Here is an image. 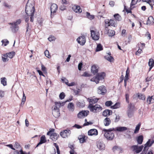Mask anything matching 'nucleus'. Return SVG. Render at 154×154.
Masks as SVG:
<instances>
[{
    "label": "nucleus",
    "instance_id": "obj_19",
    "mask_svg": "<svg viewBox=\"0 0 154 154\" xmlns=\"http://www.w3.org/2000/svg\"><path fill=\"white\" fill-rule=\"evenodd\" d=\"M88 137L85 135L83 134L81 135H80L78 137V139L79 140L80 143H83L86 142V140H87Z\"/></svg>",
    "mask_w": 154,
    "mask_h": 154
},
{
    "label": "nucleus",
    "instance_id": "obj_26",
    "mask_svg": "<svg viewBox=\"0 0 154 154\" xmlns=\"http://www.w3.org/2000/svg\"><path fill=\"white\" fill-rule=\"evenodd\" d=\"M103 122L105 126H108L110 125L111 122L110 118L106 117L104 119Z\"/></svg>",
    "mask_w": 154,
    "mask_h": 154
},
{
    "label": "nucleus",
    "instance_id": "obj_54",
    "mask_svg": "<svg viewBox=\"0 0 154 154\" xmlns=\"http://www.w3.org/2000/svg\"><path fill=\"white\" fill-rule=\"evenodd\" d=\"M138 0H132L131 2V3L130 6L131 7L132 6L135 5Z\"/></svg>",
    "mask_w": 154,
    "mask_h": 154
},
{
    "label": "nucleus",
    "instance_id": "obj_11",
    "mask_svg": "<svg viewBox=\"0 0 154 154\" xmlns=\"http://www.w3.org/2000/svg\"><path fill=\"white\" fill-rule=\"evenodd\" d=\"M76 41L81 45H83L86 42L85 36L84 35L80 36L77 39Z\"/></svg>",
    "mask_w": 154,
    "mask_h": 154
},
{
    "label": "nucleus",
    "instance_id": "obj_52",
    "mask_svg": "<svg viewBox=\"0 0 154 154\" xmlns=\"http://www.w3.org/2000/svg\"><path fill=\"white\" fill-rule=\"evenodd\" d=\"M124 10L126 11V12H127V13H132L131 9H128L126 7V6L125 5H124Z\"/></svg>",
    "mask_w": 154,
    "mask_h": 154
},
{
    "label": "nucleus",
    "instance_id": "obj_28",
    "mask_svg": "<svg viewBox=\"0 0 154 154\" xmlns=\"http://www.w3.org/2000/svg\"><path fill=\"white\" fill-rule=\"evenodd\" d=\"M97 75H98V77L99 79L100 80H102L104 79V77L105 76V74L104 72H102L100 73H98L97 74Z\"/></svg>",
    "mask_w": 154,
    "mask_h": 154
},
{
    "label": "nucleus",
    "instance_id": "obj_1",
    "mask_svg": "<svg viewBox=\"0 0 154 154\" xmlns=\"http://www.w3.org/2000/svg\"><path fill=\"white\" fill-rule=\"evenodd\" d=\"M26 13L28 16L31 14H34L35 8L34 4L32 0H29L26 5Z\"/></svg>",
    "mask_w": 154,
    "mask_h": 154
},
{
    "label": "nucleus",
    "instance_id": "obj_36",
    "mask_svg": "<svg viewBox=\"0 0 154 154\" xmlns=\"http://www.w3.org/2000/svg\"><path fill=\"white\" fill-rule=\"evenodd\" d=\"M115 19L117 21H120L121 20V17L118 14H115L114 15Z\"/></svg>",
    "mask_w": 154,
    "mask_h": 154
},
{
    "label": "nucleus",
    "instance_id": "obj_15",
    "mask_svg": "<svg viewBox=\"0 0 154 154\" xmlns=\"http://www.w3.org/2000/svg\"><path fill=\"white\" fill-rule=\"evenodd\" d=\"M57 8L58 6L57 4L55 3L51 4L50 8L51 14L55 13L57 10Z\"/></svg>",
    "mask_w": 154,
    "mask_h": 154
},
{
    "label": "nucleus",
    "instance_id": "obj_32",
    "mask_svg": "<svg viewBox=\"0 0 154 154\" xmlns=\"http://www.w3.org/2000/svg\"><path fill=\"white\" fill-rule=\"evenodd\" d=\"M21 22V20L20 19L18 20L16 22L14 23H10V24L11 25H13L14 26V28H16L17 27V24H19Z\"/></svg>",
    "mask_w": 154,
    "mask_h": 154
},
{
    "label": "nucleus",
    "instance_id": "obj_51",
    "mask_svg": "<svg viewBox=\"0 0 154 154\" xmlns=\"http://www.w3.org/2000/svg\"><path fill=\"white\" fill-rule=\"evenodd\" d=\"M65 96V94L63 92L61 93L59 95V97L61 100L63 99L64 98Z\"/></svg>",
    "mask_w": 154,
    "mask_h": 154
},
{
    "label": "nucleus",
    "instance_id": "obj_60",
    "mask_svg": "<svg viewBox=\"0 0 154 154\" xmlns=\"http://www.w3.org/2000/svg\"><path fill=\"white\" fill-rule=\"evenodd\" d=\"M2 57V60L4 62H5L6 61H7L8 60V57Z\"/></svg>",
    "mask_w": 154,
    "mask_h": 154
},
{
    "label": "nucleus",
    "instance_id": "obj_16",
    "mask_svg": "<svg viewBox=\"0 0 154 154\" xmlns=\"http://www.w3.org/2000/svg\"><path fill=\"white\" fill-rule=\"evenodd\" d=\"M76 106L79 108H82L84 107L85 105V102L84 100L80 101H78L76 103Z\"/></svg>",
    "mask_w": 154,
    "mask_h": 154
},
{
    "label": "nucleus",
    "instance_id": "obj_44",
    "mask_svg": "<svg viewBox=\"0 0 154 154\" xmlns=\"http://www.w3.org/2000/svg\"><path fill=\"white\" fill-rule=\"evenodd\" d=\"M103 47L100 44H99L97 45L96 49L97 51H100L103 50Z\"/></svg>",
    "mask_w": 154,
    "mask_h": 154
},
{
    "label": "nucleus",
    "instance_id": "obj_40",
    "mask_svg": "<svg viewBox=\"0 0 154 154\" xmlns=\"http://www.w3.org/2000/svg\"><path fill=\"white\" fill-rule=\"evenodd\" d=\"M138 97L140 99H141L143 100H145L146 99V97L145 95L143 94H140L139 93L137 94Z\"/></svg>",
    "mask_w": 154,
    "mask_h": 154
},
{
    "label": "nucleus",
    "instance_id": "obj_21",
    "mask_svg": "<svg viewBox=\"0 0 154 154\" xmlns=\"http://www.w3.org/2000/svg\"><path fill=\"white\" fill-rule=\"evenodd\" d=\"M112 111L109 109H105L103 112V115L104 116H108L112 114Z\"/></svg>",
    "mask_w": 154,
    "mask_h": 154
},
{
    "label": "nucleus",
    "instance_id": "obj_59",
    "mask_svg": "<svg viewBox=\"0 0 154 154\" xmlns=\"http://www.w3.org/2000/svg\"><path fill=\"white\" fill-rule=\"evenodd\" d=\"M6 146L12 149L15 150V149L13 147V145L12 144H9L6 145Z\"/></svg>",
    "mask_w": 154,
    "mask_h": 154
},
{
    "label": "nucleus",
    "instance_id": "obj_47",
    "mask_svg": "<svg viewBox=\"0 0 154 154\" xmlns=\"http://www.w3.org/2000/svg\"><path fill=\"white\" fill-rule=\"evenodd\" d=\"M44 53L45 56L48 58H50L51 57V56L50 55L49 52L48 50H46L45 51Z\"/></svg>",
    "mask_w": 154,
    "mask_h": 154
},
{
    "label": "nucleus",
    "instance_id": "obj_5",
    "mask_svg": "<svg viewBox=\"0 0 154 154\" xmlns=\"http://www.w3.org/2000/svg\"><path fill=\"white\" fill-rule=\"evenodd\" d=\"M91 36L92 38L95 41L98 40L100 38V33L97 30H91Z\"/></svg>",
    "mask_w": 154,
    "mask_h": 154
},
{
    "label": "nucleus",
    "instance_id": "obj_4",
    "mask_svg": "<svg viewBox=\"0 0 154 154\" xmlns=\"http://www.w3.org/2000/svg\"><path fill=\"white\" fill-rule=\"evenodd\" d=\"M54 129L53 128H51L47 133V135H50V138L54 141H55L57 140L59 137L58 134L56 133H54Z\"/></svg>",
    "mask_w": 154,
    "mask_h": 154
},
{
    "label": "nucleus",
    "instance_id": "obj_62",
    "mask_svg": "<svg viewBox=\"0 0 154 154\" xmlns=\"http://www.w3.org/2000/svg\"><path fill=\"white\" fill-rule=\"evenodd\" d=\"M82 65L83 64L82 63H79L78 66V68L79 70H81Z\"/></svg>",
    "mask_w": 154,
    "mask_h": 154
},
{
    "label": "nucleus",
    "instance_id": "obj_61",
    "mask_svg": "<svg viewBox=\"0 0 154 154\" xmlns=\"http://www.w3.org/2000/svg\"><path fill=\"white\" fill-rule=\"evenodd\" d=\"M55 105L57 107V108H60V107L61 104L60 102H55Z\"/></svg>",
    "mask_w": 154,
    "mask_h": 154
},
{
    "label": "nucleus",
    "instance_id": "obj_35",
    "mask_svg": "<svg viewBox=\"0 0 154 154\" xmlns=\"http://www.w3.org/2000/svg\"><path fill=\"white\" fill-rule=\"evenodd\" d=\"M150 140H149L145 144V147L144 148V149L143 151H144V152H146L145 151V150L146 149V148L148 146L150 147L151 146L152 144H150Z\"/></svg>",
    "mask_w": 154,
    "mask_h": 154
},
{
    "label": "nucleus",
    "instance_id": "obj_41",
    "mask_svg": "<svg viewBox=\"0 0 154 154\" xmlns=\"http://www.w3.org/2000/svg\"><path fill=\"white\" fill-rule=\"evenodd\" d=\"M26 100V97L25 95L24 91H23V97L22 99V102L21 103V105L22 106L23 105L24 103L25 102Z\"/></svg>",
    "mask_w": 154,
    "mask_h": 154
},
{
    "label": "nucleus",
    "instance_id": "obj_29",
    "mask_svg": "<svg viewBox=\"0 0 154 154\" xmlns=\"http://www.w3.org/2000/svg\"><path fill=\"white\" fill-rule=\"evenodd\" d=\"M137 140L138 144H141L142 143L143 141V137L142 135H140L137 137Z\"/></svg>",
    "mask_w": 154,
    "mask_h": 154
},
{
    "label": "nucleus",
    "instance_id": "obj_30",
    "mask_svg": "<svg viewBox=\"0 0 154 154\" xmlns=\"http://www.w3.org/2000/svg\"><path fill=\"white\" fill-rule=\"evenodd\" d=\"M97 147L100 150H104L105 149V145L104 144L100 143H97Z\"/></svg>",
    "mask_w": 154,
    "mask_h": 154
},
{
    "label": "nucleus",
    "instance_id": "obj_43",
    "mask_svg": "<svg viewBox=\"0 0 154 154\" xmlns=\"http://www.w3.org/2000/svg\"><path fill=\"white\" fill-rule=\"evenodd\" d=\"M108 33L109 36L112 37L115 35V32L114 30H111L108 32Z\"/></svg>",
    "mask_w": 154,
    "mask_h": 154
},
{
    "label": "nucleus",
    "instance_id": "obj_22",
    "mask_svg": "<svg viewBox=\"0 0 154 154\" xmlns=\"http://www.w3.org/2000/svg\"><path fill=\"white\" fill-rule=\"evenodd\" d=\"M154 23V19L152 16H150L148 18L146 24L147 25H150Z\"/></svg>",
    "mask_w": 154,
    "mask_h": 154
},
{
    "label": "nucleus",
    "instance_id": "obj_37",
    "mask_svg": "<svg viewBox=\"0 0 154 154\" xmlns=\"http://www.w3.org/2000/svg\"><path fill=\"white\" fill-rule=\"evenodd\" d=\"M120 107V103H116L113 106H111V108L112 109H116L119 108Z\"/></svg>",
    "mask_w": 154,
    "mask_h": 154
},
{
    "label": "nucleus",
    "instance_id": "obj_39",
    "mask_svg": "<svg viewBox=\"0 0 154 154\" xmlns=\"http://www.w3.org/2000/svg\"><path fill=\"white\" fill-rule=\"evenodd\" d=\"M141 126V124L139 123L136 126L135 129L134 131V133L136 134L138 133L140 129V126Z\"/></svg>",
    "mask_w": 154,
    "mask_h": 154
},
{
    "label": "nucleus",
    "instance_id": "obj_33",
    "mask_svg": "<svg viewBox=\"0 0 154 154\" xmlns=\"http://www.w3.org/2000/svg\"><path fill=\"white\" fill-rule=\"evenodd\" d=\"M86 14L87 17L90 20H92L94 18V15H91L88 12H86Z\"/></svg>",
    "mask_w": 154,
    "mask_h": 154
},
{
    "label": "nucleus",
    "instance_id": "obj_46",
    "mask_svg": "<svg viewBox=\"0 0 154 154\" xmlns=\"http://www.w3.org/2000/svg\"><path fill=\"white\" fill-rule=\"evenodd\" d=\"M2 42V45H3L4 46H6L9 43V41L7 39L3 40Z\"/></svg>",
    "mask_w": 154,
    "mask_h": 154
},
{
    "label": "nucleus",
    "instance_id": "obj_8",
    "mask_svg": "<svg viewBox=\"0 0 154 154\" xmlns=\"http://www.w3.org/2000/svg\"><path fill=\"white\" fill-rule=\"evenodd\" d=\"M89 113V111L88 110H82L80 111L77 115L78 118L80 119L84 118L87 116Z\"/></svg>",
    "mask_w": 154,
    "mask_h": 154
},
{
    "label": "nucleus",
    "instance_id": "obj_10",
    "mask_svg": "<svg viewBox=\"0 0 154 154\" xmlns=\"http://www.w3.org/2000/svg\"><path fill=\"white\" fill-rule=\"evenodd\" d=\"M53 109L52 111V114L56 118L58 117L60 115L59 108L55 105L53 107Z\"/></svg>",
    "mask_w": 154,
    "mask_h": 154
},
{
    "label": "nucleus",
    "instance_id": "obj_31",
    "mask_svg": "<svg viewBox=\"0 0 154 154\" xmlns=\"http://www.w3.org/2000/svg\"><path fill=\"white\" fill-rule=\"evenodd\" d=\"M98 76L97 75H96L95 77H93L91 79V81L95 82L96 84L99 83L100 80L99 79Z\"/></svg>",
    "mask_w": 154,
    "mask_h": 154
},
{
    "label": "nucleus",
    "instance_id": "obj_53",
    "mask_svg": "<svg viewBox=\"0 0 154 154\" xmlns=\"http://www.w3.org/2000/svg\"><path fill=\"white\" fill-rule=\"evenodd\" d=\"M14 146L16 149H18L20 148V146L17 142H16L14 144Z\"/></svg>",
    "mask_w": 154,
    "mask_h": 154
},
{
    "label": "nucleus",
    "instance_id": "obj_12",
    "mask_svg": "<svg viewBox=\"0 0 154 154\" xmlns=\"http://www.w3.org/2000/svg\"><path fill=\"white\" fill-rule=\"evenodd\" d=\"M71 133L69 129H66L61 131L60 133V136L63 138H65L69 136Z\"/></svg>",
    "mask_w": 154,
    "mask_h": 154
},
{
    "label": "nucleus",
    "instance_id": "obj_63",
    "mask_svg": "<svg viewBox=\"0 0 154 154\" xmlns=\"http://www.w3.org/2000/svg\"><path fill=\"white\" fill-rule=\"evenodd\" d=\"M66 6L63 5H61L60 7V9L62 11H63L66 9Z\"/></svg>",
    "mask_w": 154,
    "mask_h": 154
},
{
    "label": "nucleus",
    "instance_id": "obj_24",
    "mask_svg": "<svg viewBox=\"0 0 154 154\" xmlns=\"http://www.w3.org/2000/svg\"><path fill=\"white\" fill-rule=\"evenodd\" d=\"M68 108L69 111L73 112L75 109L74 104L72 103H70L68 105Z\"/></svg>",
    "mask_w": 154,
    "mask_h": 154
},
{
    "label": "nucleus",
    "instance_id": "obj_58",
    "mask_svg": "<svg viewBox=\"0 0 154 154\" xmlns=\"http://www.w3.org/2000/svg\"><path fill=\"white\" fill-rule=\"evenodd\" d=\"M142 52V51L141 49H139L136 53V55H139Z\"/></svg>",
    "mask_w": 154,
    "mask_h": 154
},
{
    "label": "nucleus",
    "instance_id": "obj_18",
    "mask_svg": "<svg viewBox=\"0 0 154 154\" xmlns=\"http://www.w3.org/2000/svg\"><path fill=\"white\" fill-rule=\"evenodd\" d=\"M73 10L76 13H81L82 11V9L78 5H74L72 8Z\"/></svg>",
    "mask_w": 154,
    "mask_h": 154
},
{
    "label": "nucleus",
    "instance_id": "obj_7",
    "mask_svg": "<svg viewBox=\"0 0 154 154\" xmlns=\"http://www.w3.org/2000/svg\"><path fill=\"white\" fill-rule=\"evenodd\" d=\"M98 94L104 95L107 92L106 87L104 85H101L98 87L97 89Z\"/></svg>",
    "mask_w": 154,
    "mask_h": 154
},
{
    "label": "nucleus",
    "instance_id": "obj_42",
    "mask_svg": "<svg viewBox=\"0 0 154 154\" xmlns=\"http://www.w3.org/2000/svg\"><path fill=\"white\" fill-rule=\"evenodd\" d=\"M105 57L106 60L110 62L113 60V57L111 56L107 55L105 56Z\"/></svg>",
    "mask_w": 154,
    "mask_h": 154
},
{
    "label": "nucleus",
    "instance_id": "obj_50",
    "mask_svg": "<svg viewBox=\"0 0 154 154\" xmlns=\"http://www.w3.org/2000/svg\"><path fill=\"white\" fill-rule=\"evenodd\" d=\"M61 80L63 83H65L66 85H68V81L65 78L62 77L61 79Z\"/></svg>",
    "mask_w": 154,
    "mask_h": 154
},
{
    "label": "nucleus",
    "instance_id": "obj_49",
    "mask_svg": "<svg viewBox=\"0 0 154 154\" xmlns=\"http://www.w3.org/2000/svg\"><path fill=\"white\" fill-rule=\"evenodd\" d=\"M55 39V37L54 36L52 35H50L48 38V40L50 42L54 41Z\"/></svg>",
    "mask_w": 154,
    "mask_h": 154
},
{
    "label": "nucleus",
    "instance_id": "obj_27",
    "mask_svg": "<svg viewBox=\"0 0 154 154\" xmlns=\"http://www.w3.org/2000/svg\"><path fill=\"white\" fill-rule=\"evenodd\" d=\"M91 70V72L94 74H96L98 72V70L97 68V67L95 65H93L92 66Z\"/></svg>",
    "mask_w": 154,
    "mask_h": 154
},
{
    "label": "nucleus",
    "instance_id": "obj_3",
    "mask_svg": "<svg viewBox=\"0 0 154 154\" xmlns=\"http://www.w3.org/2000/svg\"><path fill=\"white\" fill-rule=\"evenodd\" d=\"M88 108L90 111L95 113L99 112L102 109V107L97 104L94 105H88Z\"/></svg>",
    "mask_w": 154,
    "mask_h": 154
},
{
    "label": "nucleus",
    "instance_id": "obj_57",
    "mask_svg": "<svg viewBox=\"0 0 154 154\" xmlns=\"http://www.w3.org/2000/svg\"><path fill=\"white\" fill-rule=\"evenodd\" d=\"M129 95L128 94H126L125 95V97L126 99V101L128 103H129Z\"/></svg>",
    "mask_w": 154,
    "mask_h": 154
},
{
    "label": "nucleus",
    "instance_id": "obj_6",
    "mask_svg": "<svg viewBox=\"0 0 154 154\" xmlns=\"http://www.w3.org/2000/svg\"><path fill=\"white\" fill-rule=\"evenodd\" d=\"M116 24L113 19H107L105 20V27L106 29H108V27L109 26L116 27Z\"/></svg>",
    "mask_w": 154,
    "mask_h": 154
},
{
    "label": "nucleus",
    "instance_id": "obj_64",
    "mask_svg": "<svg viewBox=\"0 0 154 154\" xmlns=\"http://www.w3.org/2000/svg\"><path fill=\"white\" fill-rule=\"evenodd\" d=\"M14 151L13 152V154H20V150L18 151L16 150H14Z\"/></svg>",
    "mask_w": 154,
    "mask_h": 154
},
{
    "label": "nucleus",
    "instance_id": "obj_56",
    "mask_svg": "<svg viewBox=\"0 0 154 154\" xmlns=\"http://www.w3.org/2000/svg\"><path fill=\"white\" fill-rule=\"evenodd\" d=\"M5 92L4 91L0 90V98L3 97L4 96Z\"/></svg>",
    "mask_w": 154,
    "mask_h": 154
},
{
    "label": "nucleus",
    "instance_id": "obj_23",
    "mask_svg": "<svg viewBox=\"0 0 154 154\" xmlns=\"http://www.w3.org/2000/svg\"><path fill=\"white\" fill-rule=\"evenodd\" d=\"M148 65L149 66V71H150L152 68L154 66V60L152 59L151 58L149 60Z\"/></svg>",
    "mask_w": 154,
    "mask_h": 154
},
{
    "label": "nucleus",
    "instance_id": "obj_17",
    "mask_svg": "<svg viewBox=\"0 0 154 154\" xmlns=\"http://www.w3.org/2000/svg\"><path fill=\"white\" fill-rule=\"evenodd\" d=\"M98 132L95 129H92L89 130L88 132V134L90 136H96L97 135Z\"/></svg>",
    "mask_w": 154,
    "mask_h": 154
},
{
    "label": "nucleus",
    "instance_id": "obj_25",
    "mask_svg": "<svg viewBox=\"0 0 154 154\" xmlns=\"http://www.w3.org/2000/svg\"><path fill=\"white\" fill-rule=\"evenodd\" d=\"M15 54L14 52L13 51L10 52L9 53H7L6 54L4 55V56L6 57H8L10 58H12Z\"/></svg>",
    "mask_w": 154,
    "mask_h": 154
},
{
    "label": "nucleus",
    "instance_id": "obj_48",
    "mask_svg": "<svg viewBox=\"0 0 154 154\" xmlns=\"http://www.w3.org/2000/svg\"><path fill=\"white\" fill-rule=\"evenodd\" d=\"M113 104V103L111 101H106L105 103V105L107 106H111Z\"/></svg>",
    "mask_w": 154,
    "mask_h": 154
},
{
    "label": "nucleus",
    "instance_id": "obj_2",
    "mask_svg": "<svg viewBox=\"0 0 154 154\" xmlns=\"http://www.w3.org/2000/svg\"><path fill=\"white\" fill-rule=\"evenodd\" d=\"M114 128H110L106 129H103V131L105 132L104 134V136L108 140H112L115 137L114 134L112 131H114Z\"/></svg>",
    "mask_w": 154,
    "mask_h": 154
},
{
    "label": "nucleus",
    "instance_id": "obj_20",
    "mask_svg": "<svg viewBox=\"0 0 154 154\" xmlns=\"http://www.w3.org/2000/svg\"><path fill=\"white\" fill-rule=\"evenodd\" d=\"M46 141L47 140L45 135H42L41 137L40 142L38 143L36 146V147L38 146L41 144L46 143Z\"/></svg>",
    "mask_w": 154,
    "mask_h": 154
},
{
    "label": "nucleus",
    "instance_id": "obj_13",
    "mask_svg": "<svg viewBox=\"0 0 154 154\" xmlns=\"http://www.w3.org/2000/svg\"><path fill=\"white\" fill-rule=\"evenodd\" d=\"M127 129L128 128L126 127L119 126L114 128V131L116 132H122Z\"/></svg>",
    "mask_w": 154,
    "mask_h": 154
},
{
    "label": "nucleus",
    "instance_id": "obj_14",
    "mask_svg": "<svg viewBox=\"0 0 154 154\" xmlns=\"http://www.w3.org/2000/svg\"><path fill=\"white\" fill-rule=\"evenodd\" d=\"M87 100L89 102V105H91L97 103L99 99L94 98L93 97H91L87 98Z\"/></svg>",
    "mask_w": 154,
    "mask_h": 154
},
{
    "label": "nucleus",
    "instance_id": "obj_34",
    "mask_svg": "<svg viewBox=\"0 0 154 154\" xmlns=\"http://www.w3.org/2000/svg\"><path fill=\"white\" fill-rule=\"evenodd\" d=\"M152 100H153V101L154 100V96H152L151 97L149 96L147 99V103H148L149 104H151Z\"/></svg>",
    "mask_w": 154,
    "mask_h": 154
},
{
    "label": "nucleus",
    "instance_id": "obj_45",
    "mask_svg": "<svg viewBox=\"0 0 154 154\" xmlns=\"http://www.w3.org/2000/svg\"><path fill=\"white\" fill-rule=\"evenodd\" d=\"M53 145L55 146L57 149V154H60V152L59 150V148L58 145L56 143H54Z\"/></svg>",
    "mask_w": 154,
    "mask_h": 154
},
{
    "label": "nucleus",
    "instance_id": "obj_55",
    "mask_svg": "<svg viewBox=\"0 0 154 154\" xmlns=\"http://www.w3.org/2000/svg\"><path fill=\"white\" fill-rule=\"evenodd\" d=\"M148 4L152 7L154 5V1L153 0H149V2H148Z\"/></svg>",
    "mask_w": 154,
    "mask_h": 154
},
{
    "label": "nucleus",
    "instance_id": "obj_9",
    "mask_svg": "<svg viewBox=\"0 0 154 154\" xmlns=\"http://www.w3.org/2000/svg\"><path fill=\"white\" fill-rule=\"evenodd\" d=\"M143 148V145L140 146H138V145H133L131 147L132 151L137 153H140L142 150Z\"/></svg>",
    "mask_w": 154,
    "mask_h": 154
},
{
    "label": "nucleus",
    "instance_id": "obj_38",
    "mask_svg": "<svg viewBox=\"0 0 154 154\" xmlns=\"http://www.w3.org/2000/svg\"><path fill=\"white\" fill-rule=\"evenodd\" d=\"M1 83L4 86L7 85V81L5 77L2 78L1 79Z\"/></svg>",
    "mask_w": 154,
    "mask_h": 154
}]
</instances>
